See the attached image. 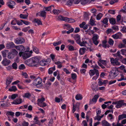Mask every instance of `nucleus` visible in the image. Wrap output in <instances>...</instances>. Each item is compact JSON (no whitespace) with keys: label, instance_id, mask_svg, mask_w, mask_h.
I'll use <instances>...</instances> for the list:
<instances>
[{"label":"nucleus","instance_id":"obj_2","mask_svg":"<svg viewBox=\"0 0 126 126\" xmlns=\"http://www.w3.org/2000/svg\"><path fill=\"white\" fill-rule=\"evenodd\" d=\"M89 74L90 76H93L95 73L97 77L99 76V73L98 70L94 68L93 70H90L89 72Z\"/></svg>","mask_w":126,"mask_h":126},{"label":"nucleus","instance_id":"obj_53","mask_svg":"<svg viewBox=\"0 0 126 126\" xmlns=\"http://www.w3.org/2000/svg\"><path fill=\"white\" fill-rule=\"evenodd\" d=\"M107 41L106 40H104L103 41L102 46L105 48H106L107 47L106 43Z\"/></svg>","mask_w":126,"mask_h":126},{"label":"nucleus","instance_id":"obj_27","mask_svg":"<svg viewBox=\"0 0 126 126\" xmlns=\"http://www.w3.org/2000/svg\"><path fill=\"white\" fill-rule=\"evenodd\" d=\"M66 17H64L61 16H59L58 17V20L61 21H65L66 20Z\"/></svg>","mask_w":126,"mask_h":126},{"label":"nucleus","instance_id":"obj_31","mask_svg":"<svg viewBox=\"0 0 126 126\" xmlns=\"http://www.w3.org/2000/svg\"><path fill=\"white\" fill-rule=\"evenodd\" d=\"M110 23L114 25L116 23L115 19L113 18H110L109 19Z\"/></svg>","mask_w":126,"mask_h":126},{"label":"nucleus","instance_id":"obj_15","mask_svg":"<svg viewBox=\"0 0 126 126\" xmlns=\"http://www.w3.org/2000/svg\"><path fill=\"white\" fill-rule=\"evenodd\" d=\"M31 55V54L29 52L24 53L23 54V58L24 59H26L30 57Z\"/></svg>","mask_w":126,"mask_h":126},{"label":"nucleus","instance_id":"obj_17","mask_svg":"<svg viewBox=\"0 0 126 126\" xmlns=\"http://www.w3.org/2000/svg\"><path fill=\"white\" fill-rule=\"evenodd\" d=\"M86 50L85 47H83L81 48L79 50V53L80 55L83 54L85 52V50Z\"/></svg>","mask_w":126,"mask_h":126},{"label":"nucleus","instance_id":"obj_21","mask_svg":"<svg viewBox=\"0 0 126 126\" xmlns=\"http://www.w3.org/2000/svg\"><path fill=\"white\" fill-rule=\"evenodd\" d=\"M113 55L114 56L119 57L120 59H122L123 58V56L120 54V52L119 51H118L116 53L113 54Z\"/></svg>","mask_w":126,"mask_h":126},{"label":"nucleus","instance_id":"obj_23","mask_svg":"<svg viewBox=\"0 0 126 126\" xmlns=\"http://www.w3.org/2000/svg\"><path fill=\"white\" fill-rule=\"evenodd\" d=\"M18 96V95L17 94H12L11 96H9V98L10 99H15Z\"/></svg>","mask_w":126,"mask_h":126},{"label":"nucleus","instance_id":"obj_45","mask_svg":"<svg viewBox=\"0 0 126 126\" xmlns=\"http://www.w3.org/2000/svg\"><path fill=\"white\" fill-rule=\"evenodd\" d=\"M46 12L44 11H42L41 12L40 16L43 17H45L46 16Z\"/></svg>","mask_w":126,"mask_h":126},{"label":"nucleus","instance_id":"obj_34","mask_svg":"<svg viewBox=\"0 0 126 126\" xmlns=\"http://www.w3.org/2000/svg\"><path fill=\"white\" fill-rule=\"evenodd\" d=\"M80 105V103L77 102L75 105H74V103L73 104V107H74V108L75 109L77 108L78 109H79Z\"/></svg>","mask_w":126,"mask_h":126},{"label":"nucleus","instance_id":"obj_47","mask_svg":"<svg viewBox=\"0 0 126 126\" xmlns=\"http://www.w3.org/2000/svg\"><path fill=\"white\" fill-rule=\"evenodd\" d=\"M90 0H81V4L82 5L87 3Z\"/></svg>","mask_w":126,"mask_h":126},{"label":"nucleus","instance_id":"obj_1","mask_svg":"<svg viewBox=\"0 0 126 126\" xmlns=\"http://www.w3.org/2000/svg\"><path fill=\"white\" fill-rule=\"evenodd\" d=\"M39 61L40 60L38 58L35 57L27 60L25 61V63L29 66L37 67L38 66Z\"/></svg>","mask_w":126,"mask_h":126},{"label":"nucleus","instance_id":"obj_37","mask_svg":"<svg viewBox=\"0 0 126 126\" xmlns=\"http://www.w3.org/2000/svg\"><path fill=\"white\" fill-rule=\"evenodd\" d=\"M47 63V62L45 61L42 60L40 62V64L41 65L44 66H45Z\"/></svg>","mask_w":126,"mask_h":126},{"label":"nucleus","instance_id":"obj_63","mask_svg":"<svg viewBox=\"0 0 126 126\" xmlns=\"http://www.w3.org/2000/svg\"><path fill=\"white\" fill-rule=\"evenodd\" d=\"M108 12L110 14L114 15L115 13V10H109Z\"/></svg>","mask_w":126,"mask_h":126},{"label":"nucleus","instance_id":"obj_7","mask_svg":"<svg viewBox=\"0 0 126 126\" xmlns=\"http://www.w3.org/2000/svg\"><path fill=\"white\" fill-rule=\"evenodd\" d=\"M11 63L10 60L7 59L6 58L3 59V61L1 62V63L5 66H7L9 65Z\"/></svg>","mask_w":126,"mask_h":126},{"label":"nucleus","instance_id":"obj_29","mask_svg":"<svg viewBox=\"0 0 126 126\" xmlns=\"http://www.w3.org/2000/svg\"><path fill=\"white\" fill-rule=\"evenodd\" d=\"M124 118H126V114H122L119 115L118 116V119L119 120Z\"/></svg>","mask_w":126,"mask_h":126},{"label":"nucleus","instance_id":"obj_9","mask_svg":"<svg viewBox=\"0 0 126 126\" xmlns=\"http://www.w3.org/2000/svg\"><path fill=\"white\" fill-rule=\"evenodd\" d=\"M15 47L19 51H24L25 50L24 47L22 45L15 46Z\"/></svg>","mask_w":126,"mask_h":126},{"label":"nucleus","instance_id":"obj_33","mask_svg":"<svg viewBox=\"0 0 126 126\" xmlns=\"http://www.w3.org/2000/svg\"><path fill=\"white\" fill-rule=\"evenodd\" d=\"M108 20L107 18H105L103 20L101 21V22L103 23L104 24H106V25L108 24Z\"/></svg>","mask_w":126,"mask_h":126},{"label":"nucleus","instance_id":"obj_24","mask_svg":"<svg viewBox=\"0 0 126 126\" xmlns=\"http://www.w3.org/2000/svg\"><path fill=\"white\" fill-rule=\"evenodd\" d=\"M17 90V89L16 87L15 86H12L9 89V91L10 92L16 91Z\"/></svg>","mask_w":126,"mask_h":126},{"label":"nucleus","instance_id":"obj_50","mask_svg":"<svg viewBox=\"0 0 126 126\" xmlns=\"http://www.w3.org/2000/svg\"><path fill=\"white\" fill-rule=\"evenodd\" d=\"M71 75V78L73 80H75L76 79L77 76L76 74L75 73H72Z\"/></svg>","mask_w":126,"mask_h":126},{"label":"nucleus","instance_id":"obj_5","mask_svg":"<svg viewBox=\"0 0 126 126\" xmlns=\"http://www.w3.org/2000/svg\"><path fill=\"white\" fill-rule=\"evenodd\" d=\"M98 37L99 36L97 34L93 35L92 40L93 43L96 45H97L99 43V41L97 40Z\"/></svg>","mask_w":126,"mask_h":126},{"label":"nucleus","instance_id":"obj_48","mask_svg":"<svg viewBox=\"0 0 126 126\" xmlns=\"http://www.w3.org/2000/svg\"><path fill=\"white\" fill-rule=\"evenodd\" d=\"M54 7V6L53 5H51L50 6H49V7H45V10L46 11H49L51 9V7Z\"/></svg>","mask_w":126,"mask_h":126},{"label":"nucleus","instance_id":"obj_55","mask_svg":"<svg viewBox=\"0 0 126 126\" xmlns=\"http://www.w3.org/2000/svg\"><path fill=\"white\" fill-rule=\"evenodd\" d=\"M90 24L92 26H95L96 24L94 22V20L91 18L90 20Z\"/></svg>","mask_w":126,"mask_h":126},{"label":"nucleus","instance_id":"obj_30","mask_svg":"<svg viewBox=\"0 0 126 126\" xmlns=\"http://www.w3.org/2000/svg\"><path fill=\"white\" fill-rule=\"evenodd\" d=\"M55 66L49 68L48 70V73L49 74H51L53 73V71L55 70Z\"/></svg>","mask_w":126,"mask_h":126},{"label":"nucleus","instance_id":"obj_35","mask_svg":"<svg viewBox=\"0 0 126 126\" xmlns=\"http://www.w3.org/2000/svg\"><path fill=\"white\" fill-rule=\"evenodd\" d=\"M45 100V98L43 97L41 99H38V104L42 103Z\"/></svg>","mask_w":126,"mask_h":126},{"label":"nucleus","instance_id":"obj_25","mask_svg":"<svg viewBox=\"0 0 126 126\" xmlns=\"http://www.w3.org/2000/svg\"><path fill=\"white\" fill-rule=\"evenodd\" d=\"M15 57L17 54L18 52L15 49H12L10 52Z\"/></svg>","mask_w":126,"mask_h":126},{"label":"nucleus","instance_id":"obj_60","mask_svg":"<svg viewBox=\"0 0 126 126\" xmlns=\"http://www.w3.org/2000/svg\"><path fill=\"white\" fill-rule=\"evenodd\" d=\"M22 126H28L29 123L28 122L24 121L22 123Z\"/></svg>","mask_w":126,"mask_h":126},{"label":"nucleus","instance_id":"obj_8","mask_svg":"<svg viewBox=\"0 0 126 126\" xmlns=\"http://www.w3.org/2000/svg\"><path fill=\"white\" fill-rule=\"evenodd\" d=\"M124 101L123 100H120L117 101V104L115 107L117 108H121L122 105H124V103L123 102Z\"/></svg>","mask_w":126,"mask_h":126},{"label":"nucleus","instance_id":"obj_40","mask_svg":"<svg viewBox=\"0 0 126 126\" xmlns=\"http://www.w3.org/2000/svg\"><path fill=\"white\" fill-rule=\"evenodd\" d=\"M87 43L86 41H83L82 42H80V41L79 43H78L81 46H85V44Z\"/></svg>","mask_w":126,"mask_h":126},{"label":"nucleus","instance_id":"obj_26","mask_svg":"<svg viewBox=\"0 0 126 126\" xmlns=\"http://www.w3.org/2000/svg\"><path fill=\"white\" fill-rule=\"evenodd\" d=\"M76 99L77 100H81L82 98V95L80 94H78L76 96Z\"/></svg>","mask_w":126,"mask_h":126},{"label":"nucleus","instance_id":"obj_64","mask_svg":"<svg viewBox=\"0 0 126 126\" xmlns=\"http://www.w3.org/2000/svg\"><path fill=\"white\" fill-rule=\"evenodd\" d=\"M68 30V31L67 32H66L67 34H69L70 33L74 31V29L73 28H72Z\"/></svg>","mask_w":126,"mask_h":126},{"label":"nucleus","instance_id":"obj_52","mask_svg":"<svg viewBox=\"0 0 126 126\" xmlns=\"http://www.w3.org/2000/svg\"><path fill=\"white\" fill-rule=\"evenodd\" d=\"M99 61L100 63H102L105 65L106 64V61L105 60L100 59L99 60Z\"/></svg>","mask_w":126,"mask_h":126},{"label":"nucleus","instance_id":"obj_42","mask_svg":"<svg viewBox=\"0 0 126 126\" xmlns=\"http://www.w3.org/2000/svg\"><path fill=\"white\" fill-rule=\"evenodd\" d=\"M91 113V111H88L86 114V119L87 120V122H88L89 121V115Z\"/></svg>","mask_w":126,"mask_h":126},{"label":"nucleus","instance_id":"obj_38","mask_svg":"<svg viewBox=\"0 0 126 126\" xmlns=\"http://www.w3.org/2000/svg\"><path fill=\"white\" fill-rule=\"evenodd\" d=\"M74 0H69L66 4L68 6H71L74 2Z\"/></svg>","mask_w":126,"mask_h":126},{"label":"nucleus","instance_id":"obj_22","mask_svg":"<svg viewBox=\"0 0 126 126\" xmlns=\"http://www.w3.org/2000/svg\"><path fill=\"white\" fill-rule=\"evenodd\" d=\"M65 21L69 23H71L74 22L75 21V20L71 18H69L66 17Z\"/></svg>","mask_w":126,"mask_h":126},{"label":"nucleus","instance_id":"obj_51","mask_svg":"<svg viewBox=\"0 0 126 126\" xmlns=\"http://www.w3.org/2000/svg\"><path fill=\"white\" fill-rule=\"evenodd\" d=\"M91 87L93 90L95 91H96V90H97L96 85H94V84H92L91 86Z\"/></svg>","mask_w":126,"mask_h":126},{"label":"nucleus","instance_id":"obj_20","mask_svg":"<svg viewBox=\"0 0 126 126\" xmlns=\"http://www.w3.org/2000/svg\"><path fill=\"white\" fill-rule=\"evenodd\" d=\"M9 53V51L7 50H5L2 52L3 57H5L7 55H8Z\"/></svg>","mask_w":126,"mask_h":126},{"label":"nucleus","instance_id":"obj_36","mask_svg":"<svg viewBox=\"0 0 126 126\" xmlns=\"http://www.w3.org/2000/svg\"><path fill=\"white\" fill-rule=\"evenodd\" d=\"M28 15H23L21 14L20 15V17L21 18L24 19H26L28 17Z\"/></svg>","mask_w":126,"mask_h":126},{"label":"nucleus","instance_id":"obj_41","mask_svg":"<svg viewBox=\"0 0 126 126\" xmlns=\"http://www.w3.org/2000/svg\"><path fill=\"white\" fill-rule=\"evenodd\" d=\"M33 51L35 53L38 54L39 52V50L38 48L35 46H33Z\"/></svg>","mask_w":126,"mask_h":126},{"label":"nucleus","instance_id":"obj_61","mask_svg":"<svg viewBox=\"0 0 126 126\" xmlns=\"http://www.w3.org/2000/svg\"><path fill=\"white\" fill-rule=\"evenodd\" d=\"M30 28V27L28 26L27 27H25L22 29V31L25 32H26Z\"/></svg>","mask_w":126,"mask_h":126},{"label":"nucleus","instance_id":"obj_57","mask_svg":"<svg viewBox=\"0 0 126 126\" xmlns=\"http://www.w3.org/2000/svg\"><path fill=\"white\" fill-rule=\"evenodd\" d=\"M61 43V41H59L58 42H54L53 43V45L54 46H56L59 45Z\"/></svg>","mask_w":126,"mask_h":126},{"label":"nucleus","instance_id":"obj_59","mask_svg":"<svg viewBox=\"0 0 126 126\" xmlns=\"http://www.w3.org/2000/svg\"><path fill=\"white\" fill-rule=\"evenodd\" d=\"M22 22L25 24L27 25L30 24V22L24 20H20Z\"/></svg>","mask_w":126,"mask_h":126},{"label":"nucleus","instance_id":"obj_10","mask_svg":"<svg viewBox=\"0 0 126 126\" xmlns=\"http://www.w3.org/2000/svg\"><path fill=\"white\" fill-rule=\"evenodd\" d=\"M111 74L114 77L117 76L119 74V72L118 70L115 69L112 70L110 71Z\"/></svg>","mask_w":126,"mask_h":126},{"label":"nucleus","instance_id":"obj_56","mask_svg":"<svg viewBox=\"0 0 126 126\" xmlns=\"http://www.w3.org/2000/svg\"><path fill=\"white\" fill-rule=\"evenodd\" d=\"M108 43L110 45H113L114 43V41L112 39L110 38L109 40Z\"/></svg>","mask_w":126,"mask_h":126},{"label":"nucleus","instance_id":"obj_14","mask_svg":"<svg viewBox=\"0 0 126 126\" xmlns=\"http://www.w3.org/2000/svg\"><path fill=\"white\" fill-rule=\"evenodd\" d=\"M74 38L76 41V42L78 44L79 43L80 41V36L78 34L75 35L74 37Z\"/></svg>","mask_w":126,"mask_h":126},{"label":"nucleus","instance_id":"obj_43","mask_svg":"<svg viewBox=\"0 0 126 126\" xmlns=\"http://www.w3.org/2000/svg\"><path fill=\"white\" fill-rule=\"evenodd\" d=\"M103 15L101 13L98 14L96 16V19L97 20H100L102 16Z\"/></svg>","mask_w":126,"mask_h":126},{"label":"nucleus","instance_id":"obj_19","mask_svg":"<svg viewBox=\"0 0 126 126\" xmlns=\"http://www.w3.org/2000/svg\"><path fill=\"white\" fill-rule=\"evenodd\" d=\"M102 125L103 126H110V124L105 120H104L102 122Z\"/></svg>","mask_w":126,"mask_h":126},{"label":"nucleus","instance_id":"obj_32","mask_svg":"<svg viewBox=\"0 0 126 126\" xmlns=\"http://www.w3.org/2000/svg\"><path fill=\"white\" fill-rule=\"evenodd\" d=\"M31 96V94L29 93H25L23 97H26L28 98H30Z\"/></svg>","mask_w":126,"mask_h":126},{"label":"nucleus","instance_id":"obj_13","mask_svg":"<svg viewBox=\"0 0 126 126\" xmlns=\"http://www.w3.org/2000/svg\"><path fill=\"white\" fill-rule=\"evenodd\" d=\"M15 46L14 44L12 42L7 44L6 45L7 48L9 49L13 48Z\"/></svg>","mask_w":126,"mask_h":126},{"label":"nucleus","instance_id":"obj_18","mask_svg":"<svg viewBox=\"0 0 126 126\" xmlns=\"http://www.w3.org/2000/svg\"><path fill=\"white\" fill-rule=\"evenodd\" d=\"M13 79V78L12 77L7 78L6 79V84H10L11 82Z\"/></svg>","mask_w":126,"mask_h":126},{"label":"nucleus","instance_id":"obj_6","mask_svg":"<svg viewBox=\"0 0 126 126\" xmlns=\"http://www.w3.org/2000/svg\"><path fill=\"white\" fill-rule=\"evenodd\" d=\"M16 3L14 1H10L8 2H7V5L10 8L13 9L14 8V6L15 5Z\"/></svg>","mask_w":126,"mask_h":126},{"label":"nucleus","instance_id":"obj_54","mask_svg":"<svg viewBox=\"0 0 126 126\" xmlns=\"http://www.w3.org/2000/svg\"><path fill=\"white\" fill-rule=\"evenodd\" d=\"M25 68V67L24 64H22L19 65V68L20 69L22 70L24 69Z\"/></svg>","mask_w":126,"mask_h":126},{"label":"nucleus","instance_id":"obj_12","mask_svg":"<svg viewBox=\"0 0 126 126\" xmlns=\"http://www.w3.org/2000/svg\"><path fill=\"white\" fill-rule=\"evenodd\" d=\"M22 102V99L21 98H17L16 99L15 101L12 102V104L17 105L21 103Z\"/></svg>","mask_w":126,"mask_h":126},{"label":"nucleus","instance_id":"obj_49","mask_svg":"<svg viewBox=\"0 0 126 126\" xmlns=\"http://www.w3.org/2000/svg\"><path fill=\"white\" fill-rule=\"evenodd\" d=\"M13 68L14 69H16L17 68V64L15 62L13 63L12 65Z\"/></svg>","mask_w":126,"mask_h":126},{"label":"nucleus","instance_id":"obj_46","mask_svg":"<svg viewBox=\"0 0 126 126\" xmlns=\"http://www.w3.org/2000/svg\"><path fill=\"white\" fill-rule=\"evenodd\" d=\"M64 26H65V29L67 30L72 28L70 26V25L67 24H64Z\"/></svg>","mask_w":126,"mask_h":126},{"label":"nucleus","instance_id":"obj_28","mask_svg":"<svg viewBox=\"0 0 126 126\" xmlns=\"http://www.w3.org/2000/svg\"><path fill=\"white\" fill-rule=\"evenodd\" d=\"M7 57L9 59H13L15 57L11 52H9Z\"/></svg>","mask_w":126,"mask_h":126},{"label":"nucleus","instance_id":"obj_62","mask_svg":"<svg viewBox=\"0 0 126 126\" xmlns=\"http://www.w3.org/2000/svg\"><path fill=\"white\" fill-rule=\"evenodd\" d=\"M116 61V60H115V59H114L113 58H110L111 63L113 65L114 64Z\"/></svg>","mask_w":126,"mask_h":126},{"label":"nucleus","instance_id":"obj_16","mask_svg":"<svg viewBox=\"0 0 126 126\" xmlns=\"http://www.w3.org/2000/svg\"><path fill=\"white\" fill-rule=\"evenodd\" d=\"M122 34L120 32H119L115 34L112 35V37L115 39H117L119 38L120 36H121Z\"/></svg>","mask_w":126,"mask_h":126},{"label":"nucleus","instance_id":"obj_58","mask_svg":"<svg viewBox=\"0 0 126 126\" xmlns=\"http://www.w3.org/2000/svg\"><path fill=\"white\" fill-rule=\"evenodd\" d=\"M118 1V0H112L110 2V4H113L117 2Z\"/></svg>","mask_w":126,"mask_h":126},{"label":"nucleus","instance_id":"obj_39","mask_svg":"<svg viewBox=\"0 0 126 126\" xmlns=\"http://www.w3.org/2000/svg\"><path fill=\"white\" fill-rule=\"evenodd\" d=\"M53 11L54 14L58 15L60 13L61 11L59 10H54Z\"/></svg>","mask_w":126,"mask_h":126},{"label":"nucleus","instance_id":"obj_4","mask_svg":"<svg viewBox=\"0 0 126 126\" xmlns=\"http://www.w3.org/2000/svg\"><path fill=\"white\" fill-rule=\"evenodd\" d=\"M25 41V40L24 38L22 37H21L19 38H17L15 40V42L16 44H19L24 43Z\"/></svg>","mask_w":126,"mask_h":126},{"label":"nucleus","instance_id":"obj_44","mask_svg":"<svg viewBox=\"0 0 126 126\" xmlns=\"http://www.w3.org/2000/svg\"><path fill=\"white\" fill-rule=\"evenodd\" d=\"M34 21L35 22L37 23L38 25H42V23L41 22V21L39 19H35L34 20Z\"/></svg>","mask_w":126,"mask_h":126},{"label":"nucleus","instance_id":"obj_11","mask_svg":"<svg viewBox=\"0 0 126 126\" xmlns=\"http://www.w3.org/2000/svg\"><path fill=\"white\" fill-rule=\"evenodd\" d=\"M99 97V96L98 95H95L92 100H90L89 104H92L93 102L96 103Z\"/></svg>","mask_w":126,"mask_h":126},{"label":"nucleus","instance_id":"obj_3","mask_svg":"<svg viewBox=\"0 0 126 126\" xmlns=\"http://www.w3.org/2000/svg\"><path fill=\"white\" fill-rule=\"evenodd\" d=\"M42 82V79L39 77H38L37 78L34 80L33 84L34 85L37 86L41 84Z\"/></svg>","mask_w":126,"mask_h":126}]
</instances>
